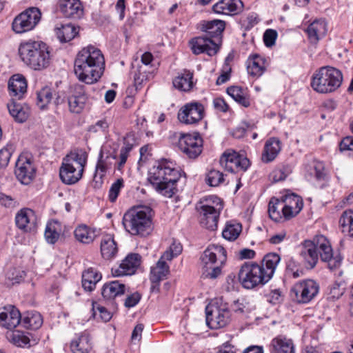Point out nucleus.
<instances>
[{"label": "nucleus", "mask_w": 353, "mask_h": 353, "mask_svg": "<svg viewBox=\"0 0 353 353\" xmlns=\"http://www.w3.org/2000/svg\"><path fill=\"white\" fill-rule=\"evenodd\" d=\"M105 60L101 50L88 46L79 51L74 63V72L78 79L86 84L97 82L103 74Z\"/></svg>", "instance_id": "obj_1"}, {"label": "nucleus", "mask_w": 353, "mask_h": 353, "mask_svg": "<svg viewBox=\"0 0 353 353\" xmlns=\"http://www.w3.org/2000/svg\"><path fill=\"white\" fill-rule=\"evenodd\" d=\"M179 177V172L172 167V163L162 160L150 169L148 181L157 192L170 198L176 191V183Z\"/></svg>", "instance_id": "obj_2"}, {"label": "nucleus", "mask_w": 353, "mask_h": 353, "mask_svg": "<svg viewBox=\"0 0 353 353\" xmlns=\"http://www.w3.org/2000/svg\"><path fill=\"white\" fill-rule=\"evenodd\" d=\"M19 54L22 61L34 70H45L51 63L49 47L42 41L29 40L22 42L19 47Z\"/></svg>", "instance_id": "obj_3"}, {"label": "nucleus", "mask_w": 353, "mask_h": 353, "mask_svg": "<svg viewBox=\"0 0 353 353\" xmlns=\"http://www.w3.org/2000/svg\"><path fill=\"white\" fill-rule=\"evenodd\" d=\"M152 209L140 205L128 210L123 215L122 224L132 236H146L152 230Z\"/></svg>", "instance_id": "obj_4"}, {"label": "nucleus", "mask_w": 353, "mask_h": 353, "mask_svg": "<svg viewBox=\"0 0 353 353\" xmlns=\"http://www.w3.org/2000/svg\"><path fill=\"white\" fill-rule=\"evenodd\" d=\"M87 159V153L81 150L68 154L63 159L59 169V176L63 183L72 185L78 182L82 177Z\"/></svg>", "instance_id": "obj_5"}, {"label": "nucleus", "mask_w": 353, "mask_h": 353, "mask_svg": "<svg viewBox=\"0 0 353 353\" xmlns=\"http://www.w3.org/2000/svg\"><path fill=\"white\" fill-rule=\"evenodd\" d=\"M226 259V251L223 246L210 245L200 257L202 277L217 278L221 274V268Z\"/></svg>", "instance_id": "obj_6"}, {"label": "nucleus", "mask_w": 353, "mask_h": 353, "mask_svg": "<svg viewBox=\"0 0 353 353\" xmlns=\"http://www.w3.org/2000/svg\"><path fill=\"white\" fill-rule=\"evenodd\" d=\"M343 82V74L339 69L332 66H323L313 74L311 86L319 93L326 94L334 92Z\"/></svg>", "instance_id": "obj_7"}, {"label": "nucleus", "mask_w": 353, "mask_h": 353, "mask_svg": "<svg viewBox=\"0 0 353 353\" xmlns=\"http://www.w3.org/2000/svg\"><path fill=\"white\" fill-rule=\"evenodd\" d=\"M222 208L220 199L216 196H210L201 200L196 205L201 225L210 230H216Z\"/></svg>", "instance_id": "obj_8"}, {"label": "nucleus", "mask_w": 353, "mask_h": 353, "mask_svg": "<svg viewBox=\"0 0 353 353\" xmlns=\"http://www.w3.org/2000/svg\"><path fill=\"white\" fill-rule=\"evenodd\" d=\"M239 283L248 290L263 286L269 281L263 272V265L253 262L243 264L238 274Z\"/></svg>", "instance_id": "obj_9"}, {"label": "nucleus", "mask_w": 353, "mask_h": 353, "mask_svg": "<svg viewBox=\"0 0 353 353\" xmlns=\"http://www.w3.org/2000/svg\"><path fill=\"white\" fill-rule=\"evenodd\" d=\"M206 324L210 329L216 330L225 327L231 321L230 312L225 303L216 300L205 307Z\"/></svg>", "instance_id": "obj_10"}, {"label": "nucleus", "mask_w": 353, "mask_h": 353, "mask_svg": "<svg viewBox=\"0 0 353 353\" xmlns=\"http://www.w3.org/2000/svg\"><path fill=\"white\" fill-rule=\"evenodd\" d=\"M319 285L312 279L295 283L290 290L292 298L299 303H308L319 293Z\"/></svg>", "instance_id": "obj_11"}, {"label": "nucleus", "mask_w": 353, "mask_h": 353, "mask_svg": "<svg viewBox=\"0 0 353 353\" xmlns=\"http://www.w3.org/2000/svg\"><path fill=\"white\" fill-rule=\"evenodd\" d=\"M41 12L37 8H30L17 16L12 24V30L18 34L32 30L41 19Z\"/></svg>", "instance_id": "obj_12"}, {"label": "nucleus", "mask_w": 353, "mask_h": 353, "mask_svg": "<svg viewBox=\"0 0 353 353\" xmlns=\"http://www.w3.org/2000/svg\"><path fill=\"white\" fill-rule=\"evenodd\" d=\"M221 165L227 171L236 172L245 171L250 166L248 158L239 155L235 151H225L220 158Z\"/></svg>", "instance_id": "obj_13"}, {"label": "nucleus", "mask_w": 353, "mask_h": 353, "mask_svg": "<svg viewBox=\"0 0 353 353\" xmlns=\"http://www.w3.org/2000/svg\"><path fill=\"white\" fill-rule=\"evenodd\" d=\"M179 148L190 159H195L202 152L203 139L199 133L183 135L179 141Z\"/></svg>", "instance_id": "obj_14"}, {"label": "nucleus", "mask_w": 353, "mask_h": 353, "mask_svg": "<svg viewBox=\"0 0 353 353\" xmlns=\"http://www.w3.org/2000/svg\"><path fill=\"white\" fill-rule=\"evenodd\" d=\"M36 174V169L30 160L24 155H20L15 164L14 174L23 185L31 183Z\"/></svg>", "instance_id": "obj_15"}, {"label": "nucleus", "mask_w": 353, "mask_h": 353, "mask_svg": "<svg viewBox=\"0 0 353 353\" xmlns=\"http://www.w3.org/2000/svg\"><path fill=\"white\" fill-rule=\"evenodd\" d=\"M204 116V108L199 103L193 102L183 105L178 112L179 121L186 125L196 124Z\"/></svg>", "instance_id": "obj_16"}, {"label": "nucleus", "mask_w": 353, "mask_h": 353, "mask_svg": "<svg viewBox=\"0 0 353 353\" xmlns=\"http://www.w3.org/2000/svg\"><path fill=\"white\" fill-rule=\"evenodd\" d=\"M88 97L85 86L75 84L71 88L70 94L68 97V105L70 112L79 114L85 108Z\"/></svg>", "instance_id": "obj_17"}, {"label": "nucleus", "mask_w": 353, "mask_h": 353, "mask_svg": "<svg viewBox=\"0 0 353 353\" xmlns=\"http://www.w3.org/2000/svg\"><path fill=\"white\" fill-rule=\"evenodd\" d=\"M282 214L284 219L289 220L296 216L303 206V199L295 194H288L281 196Z\"/></svg>", "instance_id": "obj_18"}, {"label": "nucleus", "mask_w": 353, "mask_h": 353, "mask_svg": "<svg viewBox=\"0 0 353 353\" xmlns=\"http://www.w3.org/2000/svg\"><path fill=\"white\" fill-rule=\"evenodd\" d=\"M189 46L194 54L206 53L209 56L215 55L219 50V46L212 39L208 37H196L189 41Z\"/></svg>", "instance_id": "obj_19"}, {"label": "nucleus", "mask_w": 353, "mask_h": 353, "mask_svg": "<svg viewBox=\"0 0 353 353\" xmlns=\"http://www.w3.org/2000/svg\"><path fill=\"white\" fill-rule=\"evenodd\" d=\"M141 256L139 254L131 253L126 256L119 266L112 269L114 276H121L133 274L141 264Z\"/></svg>", "instance_id": "obj_20"}, {"label": "nucleus", "mask_w": 353, "mask_h": 353, "mask_svg": "<svg viewBox=\"0 0 353 353\" xmlns=\"http://www.w3.org/2000/svg\"><path fill=\"white\" fill-rule=\"evenodd\" d=\"M21 316L14 305L6 306L0 310V324L8 330H12L21 323Z\"/></svg>", "instance_id": "obj_21"}, {"label": "nucleus", "mask_w": 353, "mask_h": 353, "mask_svg": "<svg viewBox=\"0 0 353 353\" xmlns=\"http://www.w3.org/2000/svg\"><path fill=\"white\" fill-rule=\"evenodd\" d=\"M300 255L307 268L312 269L316 266L319 260L316 238L314 241L307 240L303 243Z\"/></svg>", "instance_id": "obj_22"}, {"label": "nucleus", "mask_w": 353, "mask_h": 353, "mask_svg": "<svg viewBox=\"0 0 353 353\" xmlns=\"http://www.w3.org/2000/svg\"><path fill=\"white\" fill-rule=\"evenodd\" d=\"M8 90L12 99L20 100L27 92V82L21 74L13 75L8 81Z\"/></svg>", "instance_id": "obj_23"}, {"label": "nucleus", "mask_w": 353, "mask_h": 353, "mask_svg": "<svg viewBox=\"0 0 353 353\" xmlns=\"http://www.w3.org/2000/svg\"><path fill=\"white\" fill-rule=\"evenodd\" d=\"M59 8L66 18L80 19L83 14V6L79 0H60Z\"/></svg>", "instance_id": "obj_24"}, {"label": "nucleus", "mask_w": 353, "mask_h": 353, "mask_svg": "<svg viewBox=\"0 0 353 353\" xmlns=\"http://www.w3.org/2000/svg\"><path fill=\"white\" fill-rule=\"evenodd\" d=\"M17 226L25 232L33 230L36 225V216L33 210L29 208L21 210L15 216Z\"/></svg>", "instance_id": "obj_25"}, {"label": "nucleus", "mask_w": 353, "mask_h": 353, "mask_svg": "<svg viewBox=\"0 0 353 353\" xmlns=\"http://www.w3.org/2000/svg\"><path fill=\"white\" fill-rule=\"evenodd\" d=\"M10 114L17 123H23L30 114V108L26 103H18L16 100L11 99L7 104Z\"/></svg>", "instance_id": "obj_26"}, {"label": "nucleus", "mask_w": 353, "mask_h": 353, "mask_svg": "<svg viewBox=\"0 0 353 353\" xmlns=\"http://www.w3.org/2000/svg\"><path fill=\"white\" fill-rule=\"evenodd\" d=\"M243 3L241 0H220L212 6L216 14L233 15L241 11Z\"/></svg>", "instance_id": "obj_27"}, {"label": "nucleus", "mask_w": 353, "mask_h": 353, "mask_svg": "<svg viewBox=\"0 0 353 353\" xmlns=\"http://www.w3.org/2000/svg\"><path fill=\"white\" fill-rule=\"evenodd\" d=\"M327 31V23L323 19L314 21L306 29L307 38L312 44H316L320 39L325 37Z\"/></svg>", "instance_id": "obj_28"}, {"label": "nucleus", "mask_w": 353, "mask_h": 353, "mask_svg": "<svg viewBox=\"0 0 353 353\" xmlns=\"http://www.w3.org/2000/svg\"><path fill=\"white\" fill-rule=\"evenodd\" d=\"M267 68L266 59L257 54L249 57L247 61L248 73L255 78L261 77Z\"/></svg>", "instance_id": "obj_29"}, {"label": "nucleus", "mask_w": 353, "mask_h": 353, "mask_svg": "<svg viewBox=\"0 0 353 353\" xmlns=\"http://www.w3.org/2000/svg\"><path fill=\"white\" fill-rule=\"evenodd\" d=\"M270 352V353H295L294 345L291 339L279 335L271 341Z\"/></svg>", "instance_id": "obj_30"}, {"label": "nucleus", "mask_w": 353, "mask_h": 353, "mask_svg": "<svg viewBox=\"0 0 353 353\" xmlns=\"http://www.w3.org/2000/svg\"><path fill=\"white\" fill-rule=\"evenodd\" d=\"M125 292V285L119 281H112L103 285L101 295L105 300L112 301L117 296L123 295Z\"/></svg>", "instance_id": "obj_31"}, {"label": "nucleus", "mask_w": 353, "mask_h": 353, "mask_svg": "<svg viewBox=\"0 0 353 353\" xmlns=\"http://www.w3.org/2000/svg\"><path fill=\"white\" fill-rule=\"evenodd\" d=\"M115 155L103 156L102 151L100 152L98 162L96 166V171L94 176V180L99 179L102 182L103 177L105 175L108 170H109L113 163V160L116 159Z\"/></svg>", "instance_id": "obj_32"}, {"label": "nucleus", "mask_w": 353, "mask_h": 353, "mask_svg": "<svg viewBox=\"0 0 353 353\" xmlns=\"http://www.w3.org/2000/svg\"><path fill=\"white\" fill-rule=\"evenodd\" d=\"M281 150V142L276 138H271L265 144L262 153V161L265 163L272 161Z\"/></svg>", "instance_id": "obj_33"}, {"label": "nucleus", "mask_w": 353, "mask_h": 353, "mask_svg": "<svg viewBox=\"0 0 353 353\" xmlns=\"http://www.w3.org/2000/svg\"><path fill=\"white\" fill-rule=\"evenodd\" d=\"M225 28L224 21L214 19L210 21H205L202 24L201 30L206 33L208 38L212 39L221 34Z\"/></svg>", "instance_id": "obj_34"}, {"label": "nucleus", "mask_w": 353, "mask_h": 353, "mask_svg": "<svg viewBox=\"0 0 353 353\" xmlns=\"http://www.w3.org/2000/svg\"><path fill=\"white\" fill-rule=\"evenodd\" d=\"M101 274L92 268H88L82 274V286L85 290L91 292L101 279Z\"/></svg>", "instance_id": "obj_35"}, {"label": "nucleus", "mask_w": 353, "mask_h": 353, "mask_svg": "<svg viewBox=\"0 0 353 353\" xmlns=\"http://www.w3.org/2000/svg\"><path fill=\"white\" fill-rule=\"evenodd\" d=\"M193 73L189 70H184L179 73L173 80V85L179 90L188 92L193 87Z\"/></svg>", "instance_id": "obj_36"}, {"label": "nucleus", "mask_w": 353, "mask_h": 353, "mask_svg": "<svg viewBox=\"0 0 353 353\" xmlns=\"http://www.w3.org/2000/svg\"><path fill=\"white\" fill-rule=\"evenodd\" d=\"M227 93L239 104L245 108L250 105V94L246 89L239 86H230L227 89Z\"/></svg>", "instance_id": "obj_37"}, {"label": "nucleus", "mask_w": 353, "mask_h": 353, "mask_svg": "<svg viewBox=\"0 0 353 353\" xmlns=\"http://www.w3.org/2000/svg\"><path fill=\"white\" fill-rule=\"evenodd\" d=\"M118 249L114 238L111 235H105L101 242V253L103 259L106 260L114 258Z\"/></svg>", "instance_id": "obj_38"}, {"label": "nucleus", "mask_w": 353, "mask_h": 353, "mask_svg": "<svg viewBox=\"0 0 353 353\" xmlns=\"http://www.w3.org/2000/svg\"><path fill=\"white\" fill-rule=\"evenodd\" d=\"M92 346L90 336L86 333H82L79 336L72 341L71 351L73 353H89Z\"/></svg>", "instance_id": "obj_39"}, {"label": "nucleus", "mask_w": 353, "mask_h": 353, "mask_svg": "<svg viewBox=\"0 0 353 353\" xmlns=\"http://www.w3.org/2000/svg\"><path fill=\"white\" fill-rule=\"evenodd\" d=\"M21 324L26 328L37 330L43 324L41 315L36 312H26L21 316Z\"/></svg>", "instance_id": "obj_40"}, {"label": "nucleus", "mask_w": 353, "mask_h": 353, "mask_svg": "<svg viewBox=\"0 0 353 353\" xmlns=\"http://www.w3.org/2000/svg\"><path fill=\"white\" fill-rule=\"evenodd\" d=\"M170 272L169 266L165 261L159 259L156 265L151 268L150 281L152 283H159L166 278Z\"/></svg>", "instance_id": "obj_41"}, {"label": "nucleus", "mask_w": 353, "mask_h": 353, "mask_svg": "<svg viewBox=\"0 0 353 353\" xmlns=\"http://www.w3.org/2000/svg\"><path fill=\"white\" fill-rule=\"evenodd\" d=\"M280 260V256L276 253H270L264 256L261 265H263L264 274L268 276L269 281L272 277Z\"/></svg>", "instance_id": "obj_42"}, {"label": "nucleus", "mask_w": 353, "mask_h": 353, "mask_svg": "<svg viewBox=\"0 0 353 353\" xmlns=\"http://www.w3.org/2000/svg\"><path fill=\"white\" fill-rule=\"evenodd\" d=\"M74 234L78 241L84 244L92 243L96 236L94 230L85 225H81L77 227Z\"/></svg>", "instance_id": "obj_43"}, {"label": "nucleus", "mask_w": 353, "mask_h": 353, "mask_svg": "<svg viewBox=\"0 0 353 353\" xmlns=\"http://www.w3.org/2000/svg\"><path fill=\"white\" fill-rule=\"evenodd\" d=\"M56 94L55 90L48 86H45L37 93V105L41 109H45L52 101Z\"/></svg>", "instance_id": "obj_44"}, {"label": "nucleus", "mask_w": 353, "mask_h": 353, "mask_svg": "<svg viewBox=\"0 0 353 353\" xmlns=\"http://www.w3.org/2000/svg\"><path fill=\"white\" fill-rule=\"evenodd\" d=\"M316 241L321 259L324 261L330 259V256L333 255V252L331 245L326 237L323 235L316 236Z\"/></svg>", "instance_id": "obj_45"}, {"label": "nucleus", "mask_w": 353, "mask_h": 353, "mask_svg": "<svg viewBox=\"0 0 353 353\" xmlns=\"http://www.w3.org/2000/svg\"><path fill=\"white\" fill-rule=\"evenodd\" d=\"M56 34L62 43H65L71 41L77 34L76 28L70 23L61 25L55 29Z\"/></svg>", "instance_id": "obj_46"}, {"label": "nucleus", "mask_w": 353, "mask_h": 353, "mask_svg": "<svg viewBox=\"0 0 353 353\" xmlns=\"http://www.w3.org/2000/svg\"><path fill=\"white\" fill-rule=\"evenodd\" d=\"M61 232V225L57 221L48 223L45 230V238L48 243L54 244L59 239Z\"/></svg>", "instance_id": "obj_47"}, {"label": "nucleus", "mask_w": 353, "mask_h": 353, "mask_svg": "<svg viewBox=\"0 0 353 353\" xmlns=\"http://www.w3.org/2000/svg\"><path fill=\"white\" fill-rule=\"evenodd\" d=\"M242 231L241 223L235 221L228 222L222 232V236L228 241L236 240Z\"/></svg>", "instance_id": "obj_48"}, {"label": "nucleus", "mask_w": 353, "mask_h": 353, "mask_svg": "<svg viewBox=\"0 0 353 353\" xmlns=\"http://www.w3.org/2000/svg\"><path fill=\"white\" fill-rule=\"evenodd\" d=\"M282 202L280 199L273 197L268 204V214L270 218L275 222H279L284 219L282 214Z\"/></svg>", "instance_id": "obj_49"}, {"label": "nucleus", "mask_w": 353, "mask_h": 353, "mask_svg": "<svg viewBox=\"0 0 353 353\" xmlns=\"http://www.w3.org/2000/svg\"><path fill=\"white\" fill-rule=\"evenodd\" d=\"M224 181L223 174L222 172L212 170H210L206 176L207 183L212 187H216L219 185Z\"/></svg>", "instance_id": "obj_50"}, {"label": "nucleus", "mask_w": 353, "mask_h": 353, "mask_svg": "<svg viewBox=\"0 0 353 353\" xmlns=\"http://www.w3.org/2000/svg\"><path fill=\"white\" fill-rule=\"evenodd\" d=\"M13 150L12 145H7L0 150V169L5 168L8 166Z\"/></svg>", "instance_id": "obj_51"}, {"label": "nucleus", "mask_w": 353, "mask_h": 353, "mask_svg": "<svg viewBox=\"0 0 353 353\" xmlns=\"http://www.w3.org/2000/svg\"><path fill=\"white\" fill-rule=\"evenodd\" d=\"M123 187V179L122 178L118 179L114 183L112 184L108 194V198L110 202H115Z\"/></svg>", "instance_id": "obj_52"}, {"label": "nucleus", "mask_w": 353, "mask_h": 353, "mask_svg": "<svg viewBox=\"0 0 353 353\" xmlns=\"http://www.w3.org/2000/svg\"><path fill=\"white\" fill-rule=\"evenodd\" d=\"M353 223V210H345L343 212L340 219L339 224L343 228V231L347 230Z\"/></svg>", "instance_id": "obj_53"}, {"label": "nucleus", "mask_w": 353, "mask_h": 353, "mask_svg": "<svg viewBox=\"0 0 353 353\" xmlns=\"http://www.w3.org/2000/svg\"><path fill=\"white\" fill-rule=\"evenodd\" d=\"M6 276L12 283H18L26 276V273L18 268H13L8 271Z\"/></svg>", "instance_id": "obj_54"}, {"label": "nucleus", "mask_w": 353, "mask_h": 353, "mask_svg": "<svg viewBox=\"0 0 353 353\" xmlns=\"http://www.w3.org/2000/svg\"><path fill=\"white\" fill-rule=\"evenodd\" d=\"M290 172V170L289 168L285 166L274 170L272 172V178L273 182L276 183L285 180Z\"/></svg>", "instance_id": "obj_55"}, {"label": "nucleus", "mask_w": 353, "mask_h": 353, "mask_svg": "<svg viewBox=\"0 0 353 353\" xmlns=\"http://www.w3.org/2000/svg\"><path fill=\"white\" fill-rule=\"evenodd\" d=\"M277 32L273 29H268L263 34V41L267 47L274 45L277 38Z\"/></svg>", "instance_id": "obj_56"}, {"label": "nucleus", "mask_w": 353, "mask_h": 353, "mask_svg": "<svg viewBox=\"0 0 353 353\" xmlns=\"http://www.w3.org/2000/svg\"><path fill=\"white\" fill-rule=\"evenodd\" d=\"M109 128V123L106 119L98 121L94 125H90L88 128L91 132H105Z\"/></svg>", "instance_id": "obj_57"}, {"label": "nucleus", "mask_w": 353, "mask_h": 353, "mask_svg": "<svg viewBox=\"0 0 353 353\" xmlns=\"http://www.w3.org/2000/svg\"><path fill=\"white\" fill-rule=\"evenodd\" d=\"M344 293V288L339 283H335L330 287L329 299L334 300L340 298Z\"/></svg>", "instance_id": "obj_58"}, {"label": "nucleus", "mask_w": 353, "mask_h": 353, "mask_svg": "<svg viewBox=\"0 0 353 353\" xmlns=\"http://www.w3.org/2000/svg\"><path fill=\"white\" fill-rule=\"evenodd\" d=\"M12 340L14 343L19 347H26L30 343L29 338L20 332L13 334Z\"/></svg>", "instance_id": "obj_59"}, {"label": "nucleus", "mask_w": 353, "mask_h": 353, "mask_svg": "<svg viewBox=\"0 0 353 353\" xmlns=\"http://www.w3.org/2000/svg\"><path fill=\"white\" fill-rule=\"evenodd\" d=\"M323 261L327 262L328 268L333 271L338 269L341 266L342 257L339 254H336L335 256L333 254L332 256H330V259L324 260Z\"/></svg>", "instance_id": "obj_60"}, {"label": "nucleus", "mask_w": 353, "mask_h": 353, "mask_svg": "<svg viewBox=\"0 0 353 353\" xmlns=\"http://www.w3.org/2000/svg\"><path fill=\"white\" fill-rule=\"evenodd\" d=\"M339 149L341 152L349 150L352 152L350 155L353 157V137H347L344 138L339 144Z\"/></svg>", "instance_id": "obj_61"}, {"label": "nucleus", "mask_w": 353, "mask_h": 353, "mask_svg": "<svg viewBox=\"0 0 353 353\" xmlns=\"http://www.w3.org/2000/svg\"><path fill=\"white\" fill-rule=\"evenodd\" d=\"M141 295L138 292L128 296L125 300L124 305L130 308L135 306L140 301Z\"/></svg>", "instance_id": "obj_62"}, {"label": "nucleus", "mask_w": 353, "mask_h": 353, "mask_svg": "<svg viewBox=\"0 0 353 353\" xmlns=\"http://www.w3.org/2000/svg\"><path fill=\"white\" fill-rule=\"evenodd\" d=\"M232 307L233 311L238 314H244L248 312V307L243 301H240L239 300H237L234 301Z\"/></svg>", "instance_id": "obj_63"}, {"label": "nucleus", "mask_w": 353, "mask_h": 353, "mask_svg": "<svg viewBox=\"0 0 353 353\" xmlns=\"http://www.w3.org/2000/svg\"><path fill=\"white\" fill-rule=\"evenodd\" d=\"M213 105L216 110L225 112L228 110V105L222 98H216L213 101Z\"/></svg>", "instance_id": "obj_64"}]
</instances>
